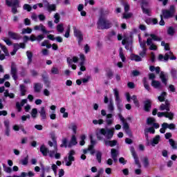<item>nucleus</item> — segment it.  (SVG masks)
I'll return each mask as SVG.
<instances>
[{"label":"nucleus","instance_id":"nucleus-1","mask_svg":"<svg viewBox=\"0 0 177 177\" xmlns=\"http://www.w3.org/2000/svg\"><path fill=\"white\" fill-rule=\"evenodd\" d=\"M149 37L147 38L146 44L147 46H149V50H157V46L154 44H153V41H161V37L154 35V34H151V35H145L146 37Z\"/></svg>","mask_w":177,"mask_h":177},{"label":"nucleus","instance_id":"nucleus-34","mask_svg":"<svg viewBox=\"0 0 177 177\" xmlns=\"http://www.w3.org/2000/svg\"><path fill=\"white\" fill-rule=\"evenodd\" d=\"M111 157L115 162H117V156H118V151L114 149H111Z\"/></svg>","mask_w":177,"mask_h":177},{"label":"nucleus","instance_id":"nucleus-22","mask_svg":"<svg viewBox=\"0 0 177 177\" xmlns=\"http://www.w3.org/2000/svg\"><path fill=\"white\" fill-rule=\"evenodd\" d=\"M160 110H161L162 111H164V110H166V111H169L170 110L169 102L168 100H166L165 104H162L160 106Z\"/></svg>","mask_w":177,"mask_h":177},{"label":"nucleus","instance_id":"nucleus-14","mask_svg":"<svg viewBox=\"0 0 177 177\" xmlns=\"http://www.w3.org/2000/svg\"><path fill=\"white\" fill-rule=\"evenodd\" d=\"M149 3L148 1H142V12L145 15H147V16H150V10L147 8H149Z\"/></svg>","mask_w":177,"mask_h":177},{"label":"nucleus","instance_id":"nucleus-52","mask_svg":"<svg viewBox=\"0 0 177 177\" xmlns=\"http://www.w3.org/2000/svg\"><path fill=\"white\" fill-rule=\"evenodd\" d=\"M3 171L7 174H10L12 172V168L7 167L5 164L3 165Z\"/></svg>","mask_w":177,"mask_h":177},{"label":"nucleus","instance_id":"nucleus-44","mask_svg":"<svg viewBox=\"0 0 177 177\" xmlns=\"http://www.w3.org/2000/svg\"><path fill=\"white\" fill-rule=\"evenodd\" d=\"M158 142H160V136H156L151 142L152 146H156V145H158Z\"/></svg>","mask_w":177,"mask_h":177},{"label":"nucleus","instance_id":"nucleus-32","mask_svg":"<svg viewBox=\"0 0 177 177\" xmlns=\"http://www.w3.org/2000/svg\"><path fill=\"white\" fill-rule=\"evenodd\" d=\"M78 143L77 142V138L75 137V135L72 136L70 142L68 145V147H71V146H75Z\"/></svg>","mask_w":177,"mask_h":177},{"label":"nucleus","instance_id":"nucleus-16","mask_svg":"<svg viewBox=\"0 0 177 177\" xmlns=\"http://www.w3.org/2000/svg\"><path fill=\"white\" fill-rule=\"evenodd\" d=\"M126 98L127 102L129 103V102H131V100L133 101L134 104L137 106L139 107V101L138 100V97H136V95H133L131 97V95H129V93H126Z\"/></svg>","mask_w":177,"mask_h":177},{"label":"nucleus","instance_id":"nucleus-33","mask_svg":"<svg viewBox=\"0 0 177 177\" xmlns=\"http://www.w3.org/2000/svg\"><path fill=\"white\" fill-rule=\"evenodd\" d=\"M160 78L162 80V82L165 84V85H167V78H168V74L161 72Z\"/></svg>","mask_w":177,"mask_h":177},{"label":"nucleus","instance_id":"nucleus-53","mask_svg":"<svg viewBox=\"0 0 177 177\" xmlns=\"http://www.w3.org/2000/svg\"><path fill=\"white\" fill-rule=\"evenodd\" d=\"M48 12H52L53 10H56V5L55 4H50L47 8Z\"/></svg>","mask_w":177,"mask_h":177},{"label":"nucleus","instance_id":"nucleus-7","mask_svg":"<svg viewBox=\"0 0 177 177\" xmlns=\"http://www.w3.org/2000/svg\"><path fill=\"white\" fill-rule=\"evenodd\" d=\"M48 156L50 158H56L59 160L60 158V153H57V142L54 141V150L48 151Z\"/></svg>","mask_w":177,"mask_h":177},{"label":"nucleus","instance_id":"nucleus-56","mask_svg":"<svg viewBox=\"0 0 177 177\" xmlns=\"http://www.w3.org/2000/svg\"><path fill=\"white\" fill-rule=\"evenodd\" d=\"M131 17H132V13L131 12L123 13L122 19H131Z\"/></svg>","mask_w":177,"mask_h":177},{"label":"nucleus","instance_id":"nucleus-46","mask_svg":"<svg viewBox=\"0 0 177 177\" xmlns=\"http://www.w3.org/2000/svg\"><path fill=\"white\" fill-rule=\"evenodd\" d=\"M81 62L79 63V66H84L85 64V55L84 54L80 55Z\"/></svg>","mask_w":177,"mask_h":177},{"label":"nucleus","instance_id":"nucleus-63","mask_svg":"<svg viewBox=\"0 0 177 177\" xmlns=\"http://www.w3.org/2000/svg\"><path fill=\"white\" fill-rule=\"evenodd\" d=\"M106 75L109 78H111L113 75V71L111 69H106Z\"/></svg>","mask_w":177,"mask_h":177},{"label":"nucleus","instance_id":"nucleus-41","mask_svg":"<svg viewBox=\"0 0 177 177\" xmlns=\"http://www.w3.org/2000/svg\"><path fill=\"white\" fill-rule=\"evenodd\" d=\"M164 125L165 126H166V129H167V128L169 129H171V130H174V129H175V128H176V125H175V124H174V123H171V124H168V123H167V122H164Z\"/></svg>","mask_w":177,"mask_h":177},{"label":"nucleus","instance_id":"nucleus-36","mask_svg":"<svg viewBox=\"0 0 177 177\" xmlns=\"http://www.w3.org/2000/svg\"><path fill=\"white\" fill-rule=\"evenodd\" d=\"M77 124L75 123H71L68 125V129H71L73 131V133H77Z\"/></svg>","mask_w":177,"mask_h":177},{"label":"nucleus","instance_id":"nucleus-25","mask_svg":"<svg viewBox=\"0 0 177 177\" xmlns=\"http://www.w3.org/2000/svg\"><path fill=\"white\" fill-rule=\"evenodd\" d=\"M26 103H27V100L26 99L22 100L21 103L20 102H17L16 107H17L18 111H21V107H23V106L25 105Z\"/></svg>","mask_w":177,"mask_h":177},{"label":"nucleus","instance_id":"nucleus-42","mask_svg":"<svg viewBox=\"0 0 177 177\" xmlns=\"http://www.w3.org/2000/svg\"><path fill=\"white\" fill-rule=\"evenodd\" d=\"M169 143L170 146H171L172 149H174V150H176L177 149L176 142H175V140H174V139L172 138L169 139Z\"/></svg>","mask_w":177,"mask_h":177},{"label":"nucleus","instance_id":"nucleus-49","mask_svg":"<svg viewBox=\"0 0 177 177\" xmlns=\"http://www.w3.org/2000/svg\"><path fill=\"white\" fill-rule=\"evenodd\" d=\"M32 29L31 28H23L21 34H31Z\"/></svg>","mask_w":177,"mask_h":177},{"label":"nucleus","instance_id":"nucleus-6","mask_svg":"<svg viewBox=\"0 0 177 177\" xmlns=\"http://www.w3.org/2000/svg\"><path fill=\"white\" fill-rule=\"evenodd\" d=\"M162 16L164 19H171L175 14V6H171L169 10H162Z\"/></svg>","mask_w":177,"mask_h":177},{"label":"nucleus","instance_id":"nucleus-54","mask_svg":"<svg viewBox=\"0 0 177 177\" xmlns=\"http://www.w3.org/2000/svg\"><path fill=\"white\" fill-rule=\"evenodd\" d=\"M30 114H31L32 118H37V115L38 114V110L35 108L32 109Z\"/></svg>","mask_w":177,"mask_h":177},{"label":"nucleus","instance_id":"nucleus-48","mask_svg":"<svg viewBox=\"0 0 177 177\" xmlns=\"http://www.w3.org/2000/svg\"><path fill=\"white\" fill-rule=\"evenodd\" d=\"M0 48L3 50V52L5 53L6 56H9V51L8 50V48H6V46L0 44Z\"/></svg>","mask_w":177,"mask_h":177},{"label":"nucleus","instance_id":"nucleus-20","mask_svg":"<svg viewBox=\"0 0 177 177\" xmlns=\"http://www.w3.org/2000/svg\"><path fill=\"white\" fill-rule=\"evenodd\" d=\"M147 123L148 125H153L156 129H158V128H160V124H158V123H156V119L153 118H149L147 120Z\"/></svg>","mask_w":177,"mask_h":177},{"label":"nucleus","instance_id":"nucleus-57","mask_svg":"<svg viewBox=\"0 0 177 177\" xmlns=\"http://www.w3.org/2000/svg\"><path fill=\"white\" fill-rule=\"evenodd\" d=\"M23 9L24 10H27L28 12H31V10L32 9V8L29 4H24L23 6Z\"/></svg>","mask_w":177,"mask_h":177},{"label":"nucleus","instance_id":"nucleus-59","mask_svg":"<svg viewBox=\"0 0 177 177\" xmlns=\"http://www.w3.org/2000/svg\"><path fill=\"white\" fill-rule=\"evenodd\" d=\"M60 147H68V145H67V138H64L62 140V145H60Z\"/></svg>","mask_w":177,"mask_h":177},{"label":"nucleus","instance_id":"nucleus-2","mask_svg":"<svg viewBox=\"0 0 177 177\" xmlns=\"http://www.w3.org/2000/svg\"><path fill=\"white\" fill-rule=\"evenodd\" d=\"M97 24L99 30H109V28H111L113 26L111 21L103 17H100Z\"/></svg>","mask_w":177,"mask_h":177},{"label":"nucleus","instance_id":"nucleus-15","mask_svg":"<svg viewBox=\"0 0 177 177\" xmlns=\"http://www.w3.org/2000/svg\"><path fill=\"white\" fill-rule=\"evenodd\" d=\"M158 117H165L169 120H174V113L172 112H159L157 113Z\"/></svg>","mask_w":177,"mask_h":177},{"label":"nucleus","instance_id":"nucleus-28","mask_svg":"<svg viewBox=\"0 0 177 177\" xmlns=\"http://www.w3.org/2000/svg\"><path fill=\"white\" fill-rule=\"evenodd\" d=\"M39 113L40 114L41 120H46V110H45V107H41L40 110L39 111Z\"/></svg>","mask_w":177,"mask_h":177},{"label":"nucleus","instance_id":"nucleus-51","mask_svg":"<svg viewBox=\"0 0 177 177\" xmlns=\"http://www.w3.org/2000/svg\"><path fill=\"white\" fill-rule=\"evenodd\" d=\"M108 110L110 113H113V111H114V105H113L112 100L110 101V103L108 105Z\"/></svg>","mask_w":177,"mask_h":177},{"label":"nucleus","instance_id":"nucleus-62","mask_svg":"<svg viewBox=\"0 0 177 177\" xmlns=\"http://www.w3.org/2000/svg\"><path fill=\"white\" fill-rule=\"evenodd\" d=\"M3 41H4V42H6V45H8V46H10L12 45V41H10V39L4 37L3 38Z\"/></svg>","mask_w":177,"mask_h":177},{"label":"nucleus","instance_id":"nucleus-39","mask_svg":"<svg viewBox=\"0 0 177 177\" xmlns=\"http://www.w3.org/2000/svg\"><path fill=\"white\" fill-rule=\"evenodd\" d=\"M89 138H90V140H91V145L89 147V150H92V149H93L95 145H96V140H93V137L92 136V135H90L89 136Z\"/></svg>","mask_w":177,"mask_h":177},{"label":"nucleus","instance_id":"nucleus-21","mask_svg":"<svg viewBox=\"0 0 177 177\" xmlns=\"http://www.w3.org/2000/svg\"><path fill=\"white\" fill-rule=\"evenodd\" d=\"M11 75L15 81L17 80V69L16 68L15 64H12L11 66Z\"/></svg>","mask_w":177,"mask_h":177},{"label":"nucleus","instance_id":"nucleus-24","mask_svg":"<svg viewBox=\"0 0 177 177\" xmlns=\"http://www.w3.org/2000/svg\"><path fill=\"white\" fill-rule=\"evenodd\" d=\"M8 37H10V38H12V39H20L21 37L20 35L16 33V32H13L12 31H9L8 32Z\"/></svg>","mask_w":177,"mask_h":177},{"label":"nucleus","instance_id":"nucleus-55","mask_svg":"<svg viewBox=\"0 0 177 177\" xmlns=\"http://www.w3.org/2000/svg\"><path fill=\"white\" fill-rule=\"evenodd\" d=\"M54 23H55V24H57V23H59V21H60V15H59V13H56L54 15Z\"/></svg>","mask_w":177,"mask_h":177},{"label":"nucleus","instance_id":"nucleus-17","mask_svg":"<svg viewBox=\"0 0 177 177\" xmlns=\"http://www.w3.org/2000/svg\"><path fill=\"white\" fill-rule=\"evenodd\" d=\"M122 45H125V49H127V50H129V48H131L132 45V37H130L128 38H124L122 41Z\"/></svg>","mask_w":177,"mask_h":177},{"label":"nucleus","instance_id":"nucleus-10","mask_svg":"<svg viewBox=\"0 0 177 177\" xmlns=\"http://www.w3.org/2000/svg\"><path fill=\"white\" fill-rule=\"evenodd\" d=\"M113 94L115 96V104L118 107L119 111H122V105H121V99L120 98V93L118 92V89L113 88Z\"/></svg>","mask_w":177,"mask_h":177},{"label":"nucleus","instance_id":"nucleus-4","mask_svg":"<svg viewBox=\"0 0 177 177\" xmlns=\"http://www.w3.org/2000/svg\"><path fill=\"white\" fill-rule=\"evenodd\" d=\"M7 6H12L11 12L13 15L17 13V8H20V1L19 0H6Z\"/></svg>","mask_w":177,"mask_h":177},{"label":"nucleus","instance_id":"nucleus-38","mask_svg":"<svg viewBox=\"0 0 177 177\" xmlns=\"http://www.w3.org/2000/svg\"><path fill=\"white\" fill-rule=\"evenodd\" d=\"M26 55L28 57V64H31V62H32V53H31L30 50H28L26 52Z\"/></svg>","mask_w":177,"mask_h":177},{"label":"nucleus","instance_id":"nucleus-5","mask_svg":"<svg viewBox=\"0 0 177 177\" xmlns=\"http://www.w3.org/2000/svg\"><path fill=\"white\" fill-rule=\"evenodd\" d=\"M75 155V150H71L68 153V156L64 158V161L66 167H71L73 162L75 161L74 156Z\"/></svg>","mask_w":177,"mask_h":177},{"label":"nucleus","instance_id":"nucleus-31","mask_svg":"<svg viewBox=\"0 0 177 177\" xmlns=\"http://www.w3.org/2000/svg\"><path fill=\"white\" fill-rule=\"evenodd\" d=\"M131 60L134 62H142V57L139 56L138 55L131 54L130 56Z\"/></svg>","mask_w":177,"mask_h":177},{"label":"nucleus","instance_id":"nucleus-40","mask_svg":"<svg viewBox=\"0 0 177 177\" xmlns=\"http://www.w3.org/2000/svg\"><path fill=\"white\" fill-rule=\"evenodd\" d=\"M20 92H21V96H24L26 95V92H27V88L26 86L21 84L20 85Z\"/></svg>","mask_w":177,"mask_h":177},{"label":"nucleus","instance_id":"nucleus-30","mask_svg":"<svg viewBox=\"0 0 177 177\" xmlns=\"http://www.w3.org/2000/svg\"><path fill=\"white\" fill-rule=\"evenodd\" d=\"M144 104L145 111H150V109H151V101L148 100L145 102Z\"/></svg>","mask_w":177,"mask_h":177},{"label":"nucleus","instance_id":"nucleus-47","mask_svg":"<svg viewBox=\"0 0 177 177\" xmlns=\"http://www.w3.org/2000/svg\"><path fill=\"white\" fill-rule=\"evenodd\" d=\"M165 96H167V93L163 92L159 97H158V100L159 102H164V100H165Z\"/></svg>","mask_w":177,"mask_h":177},{"label":"nucleus","instance_id":"nucleus-61","mask_svg":"<svg viewBox=\"0 0 177 177\" xmlns=\"http://www.w3.org/2000/svg\"><path fill=\"white\" fill-rule=\"evenodd\" d=\"M167 32L169 35H174V34H175V30L173 27H169L167 30Z\"/></svg>","mask_w":177,"mask_h":177},{"label":"nucleus","instance_id":"nucleus-8","mask_svg":"<svg viewBox=\"0 0 177 177\" xmlns=\"http://www.w3.org/2000/svg\"><path fill=\"white\" fill-rule=\"evenodd\" d=\"M118 117L123 125V129L125 131L126 133L129 135V136H131L132 134L131 133V130H129V124L127 122V120L122 117V115L120 113L118 114Z\"/></svg>","mask_w":177,"mask_h":177},{"label":"nucleus","instance_id":"nucleus-45","mask_svg":"<svg viewBox=\"0 0 177 177\" xmlns=\"http://www.w3.org/2000/svg\"><path fill=\"white\" fill-rule=\"evenodd\" d=\"M4 96L6 97H10V99H13L15 98V94L13 93H9V91L8 90H6L5 92H4Z\"/></svg>","mask_w":177,"mask_h":177},{"label":"nucleus","instance_id":"nucleus-37","mask_svg":"<svg viewBox=\"0 0 177 177\" xmlns=\"http://www.w3.org/2000/svg\"><path fill=\"white\" fill-rule=\"evenodd\" d=\"M119 56L122 60V62H124L125 60H127V58L125 57V55H124V51L122 50V48H119Z\"/></svg>","mask_w":177,"mask_h":177},{"label":"nucleus","instance_id":"nucleus-3","mask_svg":"<svg viewBox=\"0 0 177 177\" xmlns=\"http://www.w3.org/2000/svg\"><path fill=\"white\" fill-rule=\"evenodd\" d=\"M99 134L103 135L106 139H111L114 136V128L112 129H100L99 133L97 134V138L100 139Z\"/></svg>","mask_w":177,"mask_h":177},{"label":"nucleus","instance_id":"nucleus-23","mask_svg":"<svg viewBox=\"0 0 177 177\" xmlns=\"http://www.w3.org/2000/svg\"><path fill=\"white\" fill-rule=\"evenodd\" d=\"M13 48H14V50H16L17 52V50L20 48L25 49L26 48V44H24V43L14 44H13Z\"/></svg>","mask_w":177,"mask_h":177},{"label":"nucleus","instance_id":"nucleus-43","mask_svg":"<svg viewBox=\"0 0 177 177\" xmlns=\"http://www.w3.org/2000/svg\"><path fill=\"white\" fill-rule=\"evenodd\" d=\"M35 92H40L41 89H42V84L40 83H36L35 84Z\"/></svg>","mask_w":177,"mask_h":177},{"label":"nucleus","instance_id":"nucleus-29","mask_svg":"<svg viewBox=\"0 0 177 177\" xmlns=\"http://www.w3.org/2000/svg\"><path fill=\"white\" fill-rule=\"evenodd\" d=\"M104 144L106 146H110L111 147H113L114 146H117V140H104Z\"/></svg>","mask_w":177,"mask_h":177},{"label":"nucleus","instance_id":"nucleus-19","mask_svg":"<svg viewBox=\"0 0 177 177\" xmlns=\"http://www.w3.org/2000/svg\"><path fill=\"white\" fill-rule=\"evenodd\" d=\"M34 30H35V31H41L43 34H49L50 32L46 30V28L42 24H40L38 26H35L34 27Z\"/></svg>","mask_w":177,"mask_h":177},{"label":"nucleus","instance_id":"nucleus-9","mask_svg":"<svg viewBox=\"0 0 177 177\" xmlns=\"http://www.w3.org/2000/svg\"><path fill=\"white\" fill-rule=\"evenodd\" d=\"M138 41H139V44L140 45V48H142V50L140 51L139 55L140 57H142V59H143V57H145L147 53V48H146V41H142V39L140 38V36L138 37Z\"/></svg>","mask_w":177,"mask_h":177},{"label":"nucleus","instance_id":"nucleus-58","mask_svg":"<svg viewBox=\"0 0 177 177\" xmlns=\"http://www.w3.org/2000/svg\"><path fill=\"white\" fill-rule=\"evenodd\" d=\"M96 158L98 161V162H102V152L97 151L96 153Z\"/></svg>","mask_w":177,"mask_h":177},{"label":"nucleus","instance_id":"nucleus-50","mask_svg":"<svg viewBox=\"0 0 177 177\" xmlns=\"http://www.w3.org/2000/svg\"><path fill=\"white\" fill-rule=\"evenodd\" d=\"M57 31H58V32H63V31H64V27L62 24H59L57 26Z\"/></svg>","mask_w":177,"mask_h":177},{"label":"nucleus","instance_id":"nucleus-13","mask_svg":"<svg viewBox=\"0 0 177 177\" xmlns=\"http://www.w3.org/2000/svg\"><path fill=\"white\" fill-rule=\"evenodd\" d=\"M73 32L75 37L77 38L78 39V44H81L84 39V37L82 36V32L80 31V30L77 29V28L74 27L73 28Z\"/></svg>","mask_w":177,"mask_h":177},{"label":"nucleus","instance_id":"nucleus-12","mask_svg":"<svg viewBox=\"0 0 177 177\" xmlns=\"http://www.w3.org/2000/svg\"><path fill=\"white\" fill-rule=\"evenodd\" d=\"M171 55H172V53L171 51H169V53H166L164 55L160 54L159 57H158V60L160 62H167L168 59H170V60H175L176 59V57H170Z\"/></svg>","mask_w":177,"mask_h":177},{"label":"nucleus","instance_id":"nucleus-60","mask_svg":"<svg viewBox=\"0 0 177 177\" xmlns=\"http://www.w3.org/2000/svg\"><path fill=\"white\" fill-rule=\"evenodd\" d=\"M142 162L145 168H147L149 167V158H144Z\"/></svg>","mask_w":177,"mask_h":177},{"label":"nucleus","instance_id":"nucleus-27","mask_svg":"<svg viewBox=\"0 0 177 177\" xmlns=\"http://www.w3.org/2000/svg\"><path fill=\"white\" fill-rule=\"evenodd\" d=\"M106 122L107 125H111L114 122V119L113 118V114L109 113L106 115Z\"/></svg>","mask_w":177,"mask_h":177},{"label":"nucleus","instance_id":"nucleus-35","mask_svg":"<svg viewBox=\"0 0 177 177\" xmlns=\"http://www.w3.org/2000/svg\"><path fill=\"white\" fill-rule=\"evenodd\" d=\"M151 85L156 89H161V83L159 81L152 80Z\"/></svg>","mask_w":177,"mask_h":177},{"label":"nucleus","instance_id":"nucleus-26","mask_svg":"<svg viewBox=\"0 0 177 177\" xmlns=\"http://www.w3.org/2000/svg\"><path fill=\"white\" fill-rule=\"evenodd\" d=\"M40 151L44 157L48 156V153H49V149L45 145H41L40 147Z\"/></svg>","mask_w":177,"mask_h":177},{"label":"nucleus","instance_id":"nucleus-64","mask_svg":"<svg viewBox=\"0 0 177 177\" xmlns=\"http://www.w3.org/2000/svg\"><path fill=\"white\" fill-rule=\"evenodd\" d=\"M51 74H59V68L53 67L51 69Z\"/></svg>","mask_w":177,"mask_h":177},{"label":"nucleus","instance_id":"nucleus-18","mask_svg":"<svg viewBox=\"0 0 177 177\" xmlns=\"http://www.w3.org/2000/svg\"><path fill=\"white\" fill-rule=\"evenodd\" d=\"M130 151L134 158V161L136 165H138V168H140L141 165L139 162V158H138V155H136V152L135 151V148L133 147H130Z\"/></svg>","mask_w":177,"mask_h":177},{"label":"nucleus","instance_id":"nucleus-11","mask_svg":"<svg viewBox=\"0 0 177 177\" xmlns=\"http://www.w3.org/2000/svg\"><path fill=\"white\" fill-rule=\"evenodd\" d=\"M78 62V57H70L67 58V63L69 67H71L73 70H77V65L73 64V63Z\"/></svg>","mask_w":177,"mask_h":177}]
</instances>
